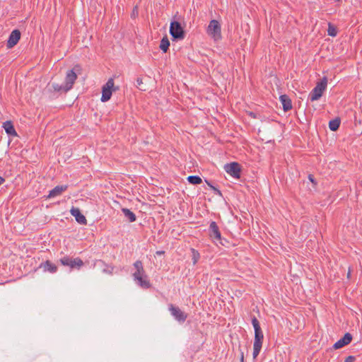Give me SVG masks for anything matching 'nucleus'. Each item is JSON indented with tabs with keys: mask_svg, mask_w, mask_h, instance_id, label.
<instances>
[{
	"mask_svg": "<svg viewBox=\"0 0 362 362\" xmlns=\"http://www.w3.org/2000/svg\"><path fill=\"white\" fill-rule=\"evenodd\" d=\"M134 267L136 272L133 274L134 280L138 281V284L144 288L151 287V284L147 279V275L144 271L143 263L141 260H137L134 262Z\"/></svg>",
	"mask_w": 362,
	"mask_h": 362,
	"instance_id": "nucleus-1",
	"label": "nucleus"
},
{
	"mask_svg": "<svg viewBox=\"0 0 362 362\" xmlns=\"http://www.w3.org/2000/svg\"><path fill=\"white\" fill-rule=\"evenodd\" d=\"M327 85V78L326 76H324L320 82H318L316 86L311 90L308 95V99L313 102L315 100H319L323 92L325 90Z\"/></svg>",
	"mask_w": 362,
	"mask_h": 362,
	"instance_id": "nucleus-2",
	"label": "nucleus"
},
{
	"mask_svg": "<svg viewBox=\"0 0 362 362\" xmlns=\"http://www.w3.org/2000/svg\"><path fill=\"white\" fill-rule=\"evenodd\" d=\"M170 34L173 40H182L185 37L184 27L177 21H172L170 25Z\"/></svg>",
	"mask_w": 362,
	"mask_h": 362,
	"instance_id": "nucleus-3",
	"label": "nucleus"
},
{
	"mask_svg": "<svg viewBox=\"0 0 362 362\" xmlns=\"http://www.w3.org/2000/svg\"><path fill=\"white\" fill-rule=\"evenodd\" d=\"M81 67L79 64H76L71 70L66 72L64 84L66 90H71L77 78V73L80 74Z\"/></svg>",
	"mask_w": 362,
	"mask_h": 362,
	"instance_id": "nucleus-4",
	"label": "nucleus"
},
{
	"mask_svg": "<svg viewBox=\"0 0 362 362\" xmlns=\"http://www.w3.org/2000/svg\"><path fill=\"white\" fill-rule=\"evenodd\" d=\"M207 34L215 41L221 39V28L219 22L216 20H211L208 25Z\"/></svg>",
	"mask_w": 362,
	"mask_h": 362,
	"instance_id": "nucleus-5",
	"label": "nucleus"
},
{
	"mask_svg": "<svg viewBox=\"0 0 362 362\" xmlns=\"http://www.w3.org/2000/svg\"><path fill=\"white\" fill-rule=\"evenodd\" d=\"M118 89V87L114 86V79L112 78H109L107 83L102 88L101 101H108L111 98L112 91H115Z\"/></svg>",
	"mask_w": 362,
	"mask_h": 362,
	"instance_id": "nucleus-6",
	"label": "nucleus"
},
{
	"mask_svg": "<svg viewBox=\"0 0 362 362\" xmlns=\"http://www.w3.org/2000/svg\"><path fill=\"white\" fill-rule=\"evenodd\" d=\"M209 235L214 243L218 242L221 245L226 246V244L223 242L221 231L215 221L210 223Z\"/></svg>",
	"mask_w": 362,
	"mask_h": 362,
	"instance_id": "nucleus-7",
	"label": "nucleus"
},
{
	"mask_svg": "<svg viewBox=\"0 0 362 362\" xmlns=\"http://www.w3.org/2000/svg\"><path fill=\"white\" fill-rule=\"evenodd\" d=\"M59 262L62 265L69 267L71 269H79L84 264L83 260L80 257L72 258L67 255L62 257L59 259Z\"/></svg>",
	"mask_w": 362,
	"mask_h": 362,
	"instance_id": "nucleus-8",
	"label": "nucleus"
},
{
	"mask_svg": "<svg viewBox=\"0 0 362 362\" xmlns=\"http://www.w3.org/2000/svg\"><path fill=\"white\" fill-rule=\"evenodd\" d=\"M224 170L234 178L238 179L241 175V165L237 162H232L224 165Z\"/></svg>",
	"mask_w": 362,
	"mask_h": 362,
	"instance_id": "nucleus-9",
	"label": "nucleus"
},
{
	"mask_svg": "<svg viewBox=\"0 0 362 362\" xmlns=\"http://www.w3.org/2000/svg\"><path fill=\"white\" fill-rule=\"evenodd\" d=\"M168 309L174 318L180 323H183L187 318V314L180 309L179 307L170 303Z\"/></svg>",
	"mask_w": 362,
	"mask_h": 362,
	"instance_id": "nucleus-10",
	"label": "nucleus"
},
{
	"mask_svg": "<svg viewBox=\"0 0 362 362\" xmlns=\"http://www.w3.org/2000/svg\"><path fill=\"white\" fill-rule=\"evenodd\" d=\"M20 39H21V32L17 29L13 30L11 33V34L8 37V39L7 40V44H6L7 47L8 48L13 47L18 42Z\"/></svg>",
	"mask_w": 362,
	"mask_h": 362,
	"instance_id": "nucleus-11",
	"label": "nucleus"
},
{
	"mask_svg": "<svg viewBox=\"0 0 362 362\" xmlns=\"http://www.w3.org/2000/svg\"><path fill=\"white\" fill-rule=\"evenodd\" d=\"M353 337L352 335L347 332L346 333L342 338L338 340L334 345L333 348L334 349H339L343 348L344 346L349 344L352 341Z\"/></svg>",
	"mask_w": 362,
	"mask_h": 362,
	"instance_id": "nucleus-12",
	"label": "nucleus"
},
{
	"mask_svg": "<svg viewBox=\"0 0 362 362\" xmlns=\"http://www.w3.org/2000/svg\"><path fill=\"white\" fill-rule=\"evenodd\" d=\"M71 214L74 216L76 221L82 225L87 224V220L84 215H83L81 212V210L78 208L73 206L70 210Z\"/></svg>",
	"mask_w": 362,
	"mask_h": 362,
	"instance_id": "nucleus-13",
	"label": "nucleus"
},
{
	"mask_svg": "<svg viewBox=\"0 0 362 362\" xmlns=\"http://www.w3.org/2000/svg\"><path fill=\"white\" fill-rule=\"evenodd\" d=\"M69 90L66 89L65 84L59 85L56 83H52L51 85L49 84L48 91L50 93L52 97H54L56 93H66Z\"/></svg>",
	"mask_w": 362,
	"mask_h": 362,
	"instance_id": "nucleus-14",
	"label": "nucleus"
},
{
	"mask_svg": "<svg viewBox=\"0 0 362 362\" xmlns=\"http://www.w3.org/2000/svg\"><path fill=\"white\" fill-rule=\"evenodd\" d=\"M279 99L282 104L283 110H284V112H288L292 109L293 106L291 100L288 95L286 94L281 95Z\"/></svg>",
	"mask_w": 362,
	"mask_h": 362,
	"instance_id": "nucleus-15",
	"label": "nucleus"
},
{
	"mask_svg": "<svg viewBox=\"0 0 362 362\" xmlns=\"http://www.w3.org/2000/svg\"><path fill=\"white\" fill-rule=\"evenodd\" d=\"M40 268H42L45 272H49L50 273H55L57 272V267L49 260H46L40 265Z\"/></svg>",
	"mask_w": 362,
	"mask_h": 362,
	"instance_id": "nucleus-16",
	"label": "nucleus"
},
{
	"mask_svg": "<svg viewBox=\"0 0 362 362\" xmlns=\"http://www.w3.org/2000/svg\"><path fill=\"white\" fill-rule=\"evenodd\" d=\"M68 188V185H57L52 190L49 191L47 196L48 198H52L62 194V193L66 191Z\"/></svg>",
	"mask_w": 362,
	"mask_h": 362,
	"instance_id": "nucleus-17",
	"label": "nucleus"
},
{
	"mask_svg": "<svg viewBox=\"0 0 362 362\" xmlns=\"http://www.w3.org/2000/svg\"><path fill=\"white\" fill-rule=\"evenodd\" d=\"M3 127L8 135L12 136H17V133L11 121H6L4 122Z\"/></svg>",
	"mask_w": 362,
	"mask_h": 362,
	"instance_id": "nucleus-18",
	"label": "nucleus"
},
{
	"mask_svg": "<svg viewBox=\"0 0 362 362\" xmlns=\"http://www.w3.org/2000/svg\"><path fill=\"white\" fill-rule=\"evenodd\" d=\"M341 124V119L339 117H336L332 119L329 122V128L332 132H336L339 129Z\"/></svg>",
	"mask_w": 362,
	"mask_h": 362,
	"instance_id": "nucleus-19",
	"label": "nucleus"
},
{
	"mask_svg": "<svg viewBox=\"0 0 362 362\" xmlns=\"http://www.w3.org/2000/svg\"><path fill=\"white\" fill-rule=\"evenodd\" d=\"M122 211L129 222H134L136 220V215L129 209L122 208Z\"/></svg>",
	"mask_w": 362,
	"mask_h": 362,
	"instance_id": "nucleus-20",
	"label": "nucleus"
},
{
	"mask_svg": "<svg viewBox=\"0 0 362 362\" xmlns=\"http://www.w3.org/2000/svg\"><path fill=\"white\" fill-rule=\"evenodd\" d=\"M170 47V41L167 36H165L160 40V48L164 52L166 53Z\"/></svg>",
	"mask_w": 362,
	"mask_h": 362,
	"instance_id": "nucleus-21",
	"label": "nucleus"
},
{
	"mask_svg": "<svg viewBox=\"0 0 362 362\" xmlns=\"http://www.w3.org/2000/svg\"><path fill=\"white\" fill-rule=\"evenodd\" d=\"M187 179L192 185H199L202 182V178L198 175H190Z\"/></svg>",
	"mask_w": 362,
	"mask_h": 362,
	"instance_id": "nucleus-22",
	"label": "nucleus"
},
{
	"mask_svg": "<svg viewBox=\"0 0 362 362\" xmlns=\"http://www.w3.org/2000/svg\"><path fill=\"white\" fill-rule=\"evenodd\" d=\"M327 33L328 35L332 37H335L337 35V28L331 23H329L328 24Z\"/></svg>",
	"mask_w": 362,
	"mask_h": 362,
	"instance_id": "nucleus-23",
	"label": "nucleus"
},
{
	"mask_svg": "<svg viewBox=\"0 0 362 362\" xmlns=\"http://www.w3.org/2000/svg\"><path fill=\"white\" fill-rule=\"evenodd\" d=\"M263 339H264V334H263L262 332L255 334L254 344H258V345L259 344L262 345Z\"/></svg>",
	"mask_w": 362,
	"mask_h": 362,
	"instance_id": "nucleus-24",
	"label": "nucleus"
},
{
	"mask_svg": "<svg viewBox=\"0 0 362 362\" xmlns=\"http://www.w3.org/2000/svg\"><path fill=\"white\" fill-rule=\"evenodd\" d=\"M191 252L192 257V262L193 264L195 265L200 258V254L197 250L194 248H191Z\"/></svg>",
	"mask_w": 362,
	"mask_h": 362,
	"instance_id": "nucleus-25",
	"label": "nucleus"
},
{
	"mask_svg": "<svg viewBox=\"0 0 362 362\" xmlns=\"http://www.w3.org/2000/svg\"><path fill=\"white\" fill-rule=\"evenodd\" d=\"M262 345L261 344H253V353H252V356H253V358H256L257 356L259 355L260 351H261V349H262Z\"/></svg>",
	"mask_w": 362,
	"mask_h": 362,
	"instance_id": "nucleus-26",
	"label": "nucleus"
},
{
	"mask_svg": "<svg viewBox=\"0 0 362 362\" xmlns=\"http://www.w3.org/2000/svg\"><path fill=\"white\" fill-rule=\"evenodd\" d=\"M252 324L253 325L254 329L259 328L260 327L259 322L255 316H253L252 317Z\"/></svg>",
	"mask_w": 362,
	"mask_h": 362,
	"instance_id": "nucleus-27",
	"label": "nucleus"
},
{
	"mask_svg": "<svg viewBox=\"0 0 362 362\" xmlns=\"http://www.w3.org/2000/svg\"><path fill=\"white\" fill-rule=\"evenodd\" d=\"M139 16V7L137 5H136L132 11L131 17L133 18H136Z\"/></svg>",
	"mask_w": 362,
	"mask_h": 362,
	"instance_id": "nucleus-28",
	"label": "nucleus"
},
{
	"mask_svg": "<svg viewBox=\"0 0 362 362\" xmlns=\"http://www.w3.org/2000/svg\"><path fill=\"white\" fill-rule=\"evenodd\" d=\"M211 188L214 191V194L219 195V196H222V193H221V190H219L218 188H216L214 186H211Z\"/></svg>",
	"mask_w": 362,
	"mask_h": 362,
	"instance_id": "nucleus-29",
	"label": "nucleus"
},
{
	"mask_svg": "<svg viewBox=\"0 0 362 362\" xmlns=\"http://www.w3.org/2000/svg\"><path fill=\"white\" fill-rule=\"evenodd\" d=\"M356 360V357L354 356H349L346 358L344 362H354Z\"/></svg>",
	"mask_w": 362,
	"mask_h": 362,
	"instance_id": "nucleus-30",
	"label": "nucleus"
},
{
	"mask_svg": "<svg viewBox=\"0 0 362 362\" xmlns=\"http://www.w3.org/2000/svg\"><path fill=\"white\" fill-rule=\"evenodd\" d=\"M164 254H165V251H163V250H158L156 252V255H158V256H160Z\"/></svg>",
	"mask_w": 362,
	"mask_h": 362,
	"instance_id": "nucleus-31",
	"label": "nucleus"
},
{
	"mask_svg": "<svg viewBox=\"0 0 362 362\" xmlns=\"http://www.w3.org/2000/svg\"><path fill=\"white\" fill-rule=\"evenodd\" d=\"M142 83H143L142 79L141 78H137V79H136L137 86H140Z\"/></svg>",
	"mask_w": 362,
	"mask_h": 362,
	"instance_id": "nucleus-32",
	"label": "nucleus"
},
{
	"mask_svg": "<svg viewBox=\"0 0 362 362\" xmlns=\"http://www.w3.org/2000/svg\"><path fill=\"white\" fill-rule=\"evenodd\" d=\"M308 178H309L310 182H312L313 183H315V180H314V177H313V175H309Z\"/></svg>",
	"mask_w": 362,
	"mask_h": 362,
	"instance_id": "nucleus-33",
	"label": "nucleus"
},
{
	"mask_svg": "<svg viewBox=\"0 0 362 362\" xmlns=\"http://www.w3.org/2000/svg\"><path fill=\"white\" fill-rule=\"evenodd\" d=\"M222 240H223V242L226 244V247H228V245L230 244L229 241L227 240L226 238H222Z\"/></svg>",
	"mask_w": 362,
	"mask_h": 362,
	"instance_id": "nucleus-34",
	"label": "nucleus"
},
{
	"mask_svg": "<svg viewBox=\"0 0 362 362\" xmlns=\"http://www.w3.org/2000/svg\"><path fill=\"white\" fill-rule=\"evenodd\" d=\"M262 332V330L261 329V327L255 329V334L258 333V332Z\"/></svg>",
	"mask_w": 362,
	"mask_h": 362,
	"instance_id": "nucleus-35",
	"label": "nucleus"
},
{
	"mask_svg": "<svg viewBox=\"0 0 362 362\" xmlns=\"http://www.w3.org/2000/svg\"><path fill=\"white\" fill-rule=\"evenodd\" d=\"M5 182V179L0 176V185H1Z\"/></svg>",
	"mask_w": 362,
	"mask_h": 362,
	"instance_id": "nucleus-36",
	"label": "nucleus"
},
{
	"mask_svg": "<svg viewBox=\"0 0 362 362\" xmlns=\"http://www.w3.org/2000/svg\"><path fill=\"white\" fill-rule=\"evenodd\" d=\"M240 362H244V354H243V352L241 353Z\"/></svg>",
	"mask_w": 362,
	"mask_h": 362,
	"instance_id": "nucleus-37",
	"label": "nucleus"
},
{
	"mask_svg": "<svg viewBox=\"0 0 362 362\" xmlns=\"http://www.w3.org/2000/svg\"><path fill=\"white\" fill-rule=\"evenodd\" d=\"M250 115L252 117H253V118H256V115H255V113H254V112H251L250 113Z\"/></svg>",
	"mask_w": 362,
	"mask_h": 362,
	"instance_id": "nucleus-38",
	"label": "nucleus"
},
{
	"mask_svg": "<svg viewBox=\"0 0 362 362\" xmlns=\"http://www.w3.org/2000/svg\"><path fill=\"white\" fill-rule=\"evenodd\" d=\"M206 182L207 183V185L211 187V186H213L211 182H209V181L206 180Z\"/></svg>",
	"mask_w": 362,
	"mask_h": 362,
	"instance_id": "nucleus-39",
	"label": "nucleus"
},
{
	"mask_svg": "<svg viewBox=\"0 0 362 362\" xmlns=\"http://www.w3.org/2000/svg\"><path fill=\"white\" fill-rule=\"evenodd\" d=\"M336 1H340L341 0H335Z\"/></svg>",
	"mask_w": 362,
	"mask_h": 362,
	"instance_id": "nucleus-40",
	"label": "nucleus"
}]
</instances>
